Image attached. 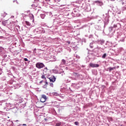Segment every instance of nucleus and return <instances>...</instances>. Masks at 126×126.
I'll return each mask as SVG.
<instances>
[{"label":"nucleus","mask_w":126,"mask_h":126,"mask_svg":"<svg viewBox=\"0 0 126 126\" xmlns=\"http://www.w3.org/2000/svg\"><path fill=\"white\" fill-rule=\"evenodd\" d=\"M61 122L56 124V126H61Z\"/></svg>","instance_id":"15"},{"label":"nucleus","mask_w":126,"mask_h":126,"mask_svg":"<svg viewBox=\"0 0 126 126\" xmlns=\"http://www.w3.org/2000/svg\"><path fill=\"white\" fill-rule=\"evenodd\" d=\"M90 66L91 67H99V66H100V65L98 64H94L93 63H90Z\"/></svg>","instance_id":"4"},{"label":"nucleus","mask_w":126,"mask_h":126,"mask_svg":"<svg viewBox=\"0 0 126 126\" xmlns=\"http://www.w3.org/2000/svg\"><path fill=\"white\" fill-rule=\"evenodd\" d=\"M108 69H109V72H111L112 70H114V69H116V67H110L108 68Z\"/></svg>","instance_id":"6"},{"label":"nucleus","mask_w":126,"mask_h":126,"mask_svg":"<svg viewBox=\"0 0 126 126\" xmlns=\"http://www.w3.org/2000/svg\"><path fill=\"white\" fill-rule=\"evenodd\" d=\"M73 75H74L76 77H79V76H80V75L78 73H73Z\"/></svg>","instance_id":"8"},{"label":"nucleus","mask_w":126,"mask_h":126,"mask_svg":"<svg viewBox=\"0 0 126 126\" xmlns=\"http://www.w3.org/2000/svg\"><path fill=\"white\" fill-rule=\"evenodd\" d=\"M41 16H45V15L44 14H42V15H41Z\"/></svg>","instance_id":"24"},{"label":"nucleus","mask_w":126,"mask_h":126,"mask_svg":"<svg viewBox=\"0 0 126 126\" xmlns=\"http://www.w3.org/2000/svg\"><path fill=\"white\" fill-rule=\"evenodd\" d=\"M43 83V80H41L40 82H39V83Z\"/></svg>","instance_id":"21"},{"label":"nucleus","mask_w":126,"mask_h":126,"mask_svg":"<svg viewBox=\"0 0 126 126\" xmlns=\"http://www.w3.org/2000/svg\"><path fill=\"white\" fill-rule=\"evenodd\" d=\"M11 18H14V16H11Z\"/></svg>","instance_id":"19"},{"label":"nucleus","mask_w":126,"mask_h":126,"mask_svg":"<svg viewBox=\"0 0 126 126\" xmlns=\"http://www.w3.org/2000/svg\"><path fill=\"white\" fill-rule=\"evenodd\" d=\"M62 64H65V60H62Z\"/></svg>","instance_id":"12"},{"label":"nucleus","mask_w":126,"mask_h":126,"mask_svg":"<svg viewBox=\"0 0 126 126\" xmlns=\"http://www.w3.org/2000/svg\"><path fill=\"white\" fill-rule=\"evenodd\" d=\"M25 23L27 25H28V26H30V25H31V24H30V23L28 21H25Z\"/></svg>","instance_id":"11"},{"label":"nucleus","mask_w":126,"mask_h":126,"mask_svg":"<svg viewBox=\"0 0 126 126\" xmlns=\"http://www.w3.org/2000/svg\"><path fill=\"white\" fill-rule=\"evenodd\" d=\"M48 78H49L50 82L52 83L55 82L56 81V79H57V78H56V77H55L54 76H52L51 77Z\"/></svg>","instance_id":"3"},{"label":"nucleus","mask_w":126,"mask_h":126,"mask_svg":"<svg viewBox=\"0 0 126 126\" xmlns=\"http://www.w3.org/2000/svg\"><path fill=\"white\" fill-rule=\"evenodd\" d=\"M106 56H107V54H106V53H105V54L102 56V59H105Z\"/></svg>","instance_id":"14"},{"label":"nucleus","mask_w":126,"mask_h":126,"mask_svg":"<svg viewBox=\"0 0 126 126\" xmlns=\"http://www.w3.org/2000/svg\"><path fill=\"white\" fill-rule=\"evenodd\" d=\"M68 44H70V41H67Z\"/></svg>","instance_id":"22"},{"label":"nucleus","mask_w":126,"mask_h":126,"mask_svg":"<svg viewBox=\"0 0 126 126\" xmlns=\"http://www.w3.org/2000/svg\"><path fill=\"white\" fill-rule=\"evenodd\" d=\"M23 126H27V125H26V124H23Z\"/></svg>","instance_id":"23"},{"label":"nucleus","mask_w":126,"mask_h":126,"mask_svg":"<svg viewBox=\"0 0 126 126\" xmlns=\"http://www.w3.org/2000/svg\"><path fill=\"white\" fill-rule=\"evenodd\" d=\"M109 29L111 30V31H112L113 30V28L110 27V28H109Z\"/></svg>","instance_id":"18"},{"label":"nucleus","mask_w":126,"mask_h":126,"mask_svg":"<svg viewBox=\"0 0 126 126\" xmlns=\"http://www.w3.org/2000/svg\"><path fill=\"white\" fill-rule=\"evenodd\" d=\"M7 23V21H4L2 22V24L4 26H6V24Z\"/></svg>","instance_id":"9"},{"label":"nucleus","mask_w":126,"mask_h":126,"mask_svg":"<svg viewBox=\"0 0 126 126\" xmlns=\"http://www.w3.org/2000/svg\"><path fill=\"white\" fill-rule=\"evenodd\" d=\"M54 95H55V96H57L58 95V94L57 93H55Z\"/></svg>","instance_id":"20"},{"label":"nucleus","mask_w":126,"mask_h":126,"mask_svg":"<svg viewBox=\"0 0 126 126\" xmlns=\"http://www.w3.org/2000/svg\"><path fill=\"white\" fill-rule=\"evenodd\" d=\"M50 86H51V87H54V84H53V82H50Z\"/></svg>","instance_id":"13"},{"label":"nucleus","mask_w":126,"mask_h":126,"mask_svg":"<svg viewBox=\"0 0 126 126\" xmlns=\"http://www.w3.org/2000/svg\"><path fill=\"white\" fill-rule=\"evenodd\" d=\"M74 124H75V126H78L79 124V123H78V122H75L74 123Z\"/></svg>","instance_id":"16"},{"label":"nucleus","mask_w":126,"mask_h":126,"mask_svg":"<svg viewBox=\"0 0 126 126\" xmlns=\"http://www.w3.org/2000/svg\"><path fill=\"white\" fill-rule=\"evenodd\" d=\"M47 86H48V81H47V80H46L45 82V84L43 85V87L44 88H47Z\"/></svg>","instance_id":"5"},{"label":"nucleus","mask_w":126,"mask_h":126,"mask_svg":"<svg viewBox=\"0 0 126 126\" xmlns=\"http://www.w3.org/2000/svg\"><path fill=\"white\" fill-rule=\"evenodd\" d=\"M46 100H47V96H46V95L42 94L40 98V102H41L42 103H45V101Z\"/></svg>","instance_id":"2"},{"label":"nucleus","mask_w":126,"mask_h":126,"mask_svg":"<svg viewBox=\"0 0 126 126\" xmlns=\"http://www.w3.org/2000/svg\"><path fill=\"white\" fill-rule=\"evenodd\" d=\"M95 3H100V6L103 5V2L102 1H100L99 0H96L94 1Z\"/></svg>","instance_id":"7"},{"label":"nucleus","mask_w":126,"mask_h":126,"mask_svg":"<svg viewBox=\"0 0 126 126\" xmlns=\"http://www.w3.org/2000/svg\"><path fill=\"white\" fill-rule=\"evenodd\" d=\"M35 66L37 67V68L41 69L43 68V67L45 66V65L43 63H36Z\"/></svg>","instance_id":"1"},{"label":"nucleus","mask_w":126,"mask_h":126,"mask_svg":"<svg viewBox=\"0 0 126 126\" xmlns=\"http://www.w3.org/2000/svg\"><path fill=\"white\" fill-rule=\"evenodd\" d=\"M41 77L42 79H44L45 81L47 80L46 77H45V75H42Z\"/></svg>","instance_id":"10"},{"label":"nucleus","mask_w":126,"mask_h":126,"mask_svg":"<svg viewBox=\"0 0 126 126\" xmlns=\"http://www.w3.org/2000/svg\"><path fill=\"white\" fill-rule=\"evenodd\" d=\"M24 61L25 62H28V59H27V58H25Z\"/></svg>","instance_id":"17"}]
</instances>
